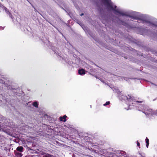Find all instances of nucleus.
Instances as JSON below:
<instances>
[{
	"label": "nucleus",
	"mask_w": 157,
	"mask_h": 157,
	"mask_svg": "<svg viewBox=\"0 0 157 157\" xmlns=\"http://www.w3.org/2000/svg\"><path fill=\"white\" fill-rule=\"evenodd\" d=\"M141 106L143 107V109H142V110L139 109V111H142L146 115H152L154 114L156 115V113L155 112H153L152 110L150 109L148 107L145 105H141Z\"/></svg>",
	"instance_id": "nucleus-1"
},
{
	"label": "nucleus",
	"mask_w": 157,
	"mask_h": 157,
	"mask_svg": "<svg viewBox=\"0 0 157 157\" xmlns=\"http://www.w3.org/2000/svg\"><path fill=\"white\" fill-rule=\"evenodd\" d=\"M104 1V3L105 4H106L107 7L109 8H110V9L114 10L116 12H117L115 10H116L115 9L117 7L116 6H115V9L113 8V5L111 3V0H103Z\"/></svg>",
	"instance_id": "nucleus-2"
},
{
	"label": "nucleus",
	"mask_w": 157,
	"mask_h": 157,
	"mask_svg": "<svg viewBox=\"0 0 157 157\" xmlns=\"http://www.w3.org/2000/svg\"><path fill=\"white\" fill-rule=\"evenodd\" d=\"M115 11L117 12V13H118L119 14H120L121 15L123 16H128V17H129L132 18V19H138V17L137 16L129 15L126 13L122 12H121L117 10H115Z\"/></svg>",
	"instance_id": "nucleus-3"
},
{
	"label": "nucleus",
	"mask_w": 157,
	"mask_h": 157,
	"mask_svg": "<svg viewBox=\"0 0 157 157\" xmlns=\"http://www.w3.org/2000/svg\"><path fill=\"white\" fill-rule=\"evenodd\" d=\"M137 22L139 23H146L147 24L148 26H155V25L154 24L148 21H147L143 19H138Z\"/></svg>",
	"instance_id": "nucleus-4"
},
{
	"label": "nucleus",
	"mask_w": 157,
	"mask_h": 157,
	"mask_svg": "<svg viewBox=\"0 0 157 157\" xmlns=\"http://www.w3.org/2000/svg\"><path fill=\"white\" fill-rule=\"evenodd\" d=\"M128 98L124 94L121 95L120 94L119 95V99L121 100H128V99H130L132 97L131 96L128 95Z\"/></svg>",
	"instance_id": "nucleus-5"
},
{
	"label": "nucleus",
	"mask_w": 157,
	"mask_h": 157,
	"mask_svg": "<svg viewBox=\"0 0 157 157\" xmlns=\"http://www.w3.org/2000/svg\"><path fill=\"white\" fill-rule=\"evenodd\" d=\"M24 148L22 146H18L16 149L17 151L22 152L24 151Z\"/></svg>",
	"instance_id": "nucleus-6"
},
{
	"label": "nucleus",
	"mask_w": 157,
	"mask_h": 157,
	"mask_svg": "<svg viewBox=\"0 0 157 157\" xmlns=\"http://www.w3.org/2000/svg\"><path fill=\"white\" fill-rule=\"evenodd\" d=\"M67 116L64 115L63 117H59V120L60 121L65 122L66 121Z\"/></svg>",
	"instance_id": "nucleus-7"
},
{
	"label": "nucleus",
	"mask_w": 157,
	"mask_h": 157,
	"mask_svg": "<svg viewBox=\"0 0 157 157\" xmlns=\"http://www.w3.org/2000/svg\"><path fill=\"white\" fill-rule=\"evenodd\" d=\"M78 74L81 75L85 74V70L83 69H80L78 71Z\"/></svg>",
	"instance_id": "nucleus-8"
},
{
	"label": "nucleus",
	"mask_w": 157,
	"mask_h": 157,
	"mask_svg": "<svg viewBox=\"0 0 157 157\" xmlns=\"http://www.w3.org/2000/svg\"><path fill=\"white\" fill-rule=\"evenodd\" d=\"M14 153L15 155L18 157H21L22 156V154L21 153V152L18 151L16 152L14 151Z\"/></svg>",
	"instance_id": "nucleus-9"
},
{
	"label": "nucleus",
	"mask_w": 157,
	"mask_h": 157,
	"mask_svg": "<svg viewBox=\"0 0 157 157\" xmlns=\"http://www.w3.org/2000/svg\"><path fill=\"white\" fill-rule=\"evenodd\" d=\"M145 141L146 143V146L147 148H148V146L149 145V139L146 137L145 139Z\"/></svg>",
	"instance_id": "nucleus-10"
},
{
	"label": "nucleus",
	"mask_w": 157,
	"mask_h": 157,
	"mask_svg": "<svg viewBox=\"0 0 157 157\" xmlns=\"http://www.w3.org/2000/svg\"><path fill=\"white\" fill-rule=\"evenodd\" d=\"M33 105L35 107L37 108L38 106L37 102L36 101L34 102L33 103Z\"/></svg>",
	"instance_id": "nucleus-11"
},
{
	"label": "nucleus",
	"mask_w": 157,
	"mask_h": 157,
	"mask_svg": "<svg viewBox=\"0 0 157 157\" xmlns=\"http://www.w3.org/2000/svg\"><path fill=\"white\" fill-rule=\"evenodd\" d=\"M110 103V102L108 101L106 102V103L103 104L104 106H106L108 105H109Z\"/></svg>",
	"instance_id": "nucleus-12"
},
{
	"label": "nucleus",
	"mask_w": 157,
	"mask_h": 157,
	"mask_svg": "<svg viewBox=\"0 0 157 157\" xmlns=\"http://www.w3.org/2000/svg\"><path fill=\"white\" fill-rule=\"evenodd\" d=\"M137 145L138 147H139V148H140V143L138 141H137Z\"/></svg>",
	"instance_id": "nucleus-13"
},
{
	"label": "nucleus",
	"mask_w": 157,
	"mask_h": 157,
	"mask_svg": "<svg viewBox=\"0 0 157 157\" xmlns=\"http://www.w3.org/2000/svg\"><path fill=\"white\" fill-rule=\"evenodd\" d=\"M142 101H136V102L139 103H142Z\"/></svg>",
	"instance_id": "nucleus-14"
},
{
	"label": "nucleus",
	"mask_w": 157,
	"mask_h": 157,
	"mask_svg": "<svg viewBox=\"0 0 157 157\" xmlns=\"http://www.w3.org/2000/svg\"><path fill=\"white\" fill-rule=\"evenodd\" d=\"M9 15L11 17V16H12V15L11 14V13H10V12H9Z\"/></svg>",
	"instance_id": "nucleus-15"
},
{
	"label": "nucleus",
	"mask_w": 157,
	"mask_h": 157,
	"mask_svg": "<svg viewBox=\"0 0 157 157\" xmlns=\"http://www.w3.org/2000/svg\"><path fill=\"white\" fill-rule=\"evenodd\" d=\"M84 15V14H83V13H82V14L80 15H81V16H82V15Z\"/></svg>",
	"instance_id": "nucleus-16"
},
{
	"label": "nucleus",
	"mask_w": 157,
	"mask_h": 157,
	"mask_svg": "<svg viewBox=\"0 0 157 157\" xmlns=\"http://www.w3.org/2000/svg\"><path fill=\"white\" fill-rule=\"evenodd\" d=\"M45 157H47V156H45Z\"/></svg>",
	"instance_id": "nucleus-17"
}]
</instances>
